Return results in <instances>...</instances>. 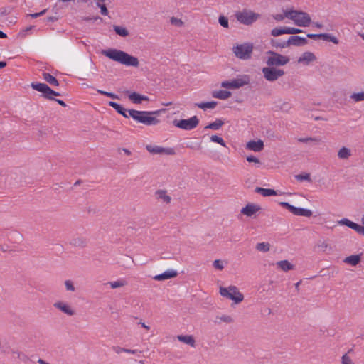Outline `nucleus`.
<instances>
[{
    "instance_id": "f257e3e1",
    "label": "nucleus",
    "mask_w": 364,
    "mask_h": 364,
    "mask_svg": "<svg viewBox=\"0 0 364 364\" xmlns=\"http://www.w3.org/2000/svg\"><path fill=\"white\" fill-rule=\"evenodd\" d=\"M101 53L109 59L126 66L138 67L139 65V60L136 57L129 55L123 50L109 48L102 50Z\"/></svg>"
},
{
    "instance_id": "f03ea898",
    "label": "nucleus",
    "mask_w": 364,
    "mask_h": 364,
    "mask_svg": "<svg viewBox=\"0 0 364 364\" xmlns=\"http://www.w3.org/2000/svg\"><path fill=\"white\" fill-rule=\"evenodd\" d=\"M159 111H139L136 109H128L129 117H132L134 121L146 126L156 125L159 123V119L153 117L154 114H158Z\"/></svg>"
},
{
    "instance_id": "7ed1b4c3",
    "label": "nucleus",
    "mask_w": 364,
    "mask_h": 364,
    "mask_svg": "<svg viewBox=\"0 0 364 364\" xmlns=\"http://www.w3.org/2000/svg\"><path fill=\"white\" fill-rule=\"evenodd\" d=\"M286 18L294 21L295 25L299 27H306L311 23V19L309 14L302 11L291 9L283 10Z\"/></svg>"
},
{
    "instance_id": "20e7f679",
    "label": "nucleus",
    "mask_w": 364,
    "mask_h": 364,
    "mask_svg": "<svg viewBox=\"0 0 364 364\" xmlns=\"http://www.w3.org/2000/svg\"><path fill=\"white\" fill-rule=\"evenodd\" d=\"M253 48L254 46L252 43H245L233 46L232 52L237 58L246 60L252 58Z\"/></svg>"
},
{
    "instance_id": "39448f33",
    "label": "nucleus",
    "mask_w": 364,
    "mask_h": 364,
    "mask_svg": "<svg viewBox=\"0 0 364 364\" xmlns=\"http://www.w3.org/2000/svg\"><path fill=\"white\" fill-rule=\"evenodd\" d=\"M31 87L41 93V96L48 100H54L55 96H61V94L52 90L47 84L42 82H33L31 84Z\"/></svg>"
},
{
    "instance_id": "423d86ee",
    "label": "nucleus",
    "mask_w": 364,
    "mask_h": 364,
    "mask_svg": "<svg viewBox=\"0 0 364 364\" xmlns=\"http://www.w3.org/2000/svg\"><path fill=\"white\" fill-rule=\"evenodd\" d=\"M267 54L270 55L268 57L266 63L268 67L274 68V66H283L289 62V58L272 50H269Z\"/></svg>"
},
{
    "instance_id": "0eeeda50",
    "label": "nucleus",
    "mask_w": 364,
    "mask_h": 364,
    "mask_svg": "<svg viewBox=\"0 0 364 364\" xmlns=\"http://www.w3.org/2000/svg\"><path fill=\"white\" fill-rule=\"evenodd\" d=\"M220 294L223 297L234 301L236 304L241 302L244 299L242 294L239 291L235 286L231 285L228 288L220 287Z\"/></svg>"
},
{
    "instance_id": "6e6552de",
    "label": "nucleus",
    "mask_w": 364,
    "mask_h": 364,
    "mask_svg": "<svg viewBox=\"0 0 364 364\" xmlns=\"http://www.w3.org/2000/svg\"><path fill=\"white\" fill-rule=\"evenodd\" d=\"M237 20L246 26L252 24L260 18V14L252 11L243 10L235 14Z\"/></svg>"
},
{
    "instance_id": "1a4fd4ad",
    "label": "nucleus",
    "mask_w": 364,
    "mask_h": 364,
    "mask_svg": "<svg viewBox=\"0 0 364 364\" xmlns=\"http://www.w3.org/2000/svg\"><path fill=\"white\" fill-rule=\"evenodd\" d=\"M173 124L175 127L181 129L191 130L198 125L199 119L196 116H193L188 119H175Z\"/></svg>"
},
{
    "instance_id": "9d476101",
    "label": "nucleus",
    "mask_w": 364,
    "mask_h": 364,
    "mask_svg": "<svg viewBox=\"0 0 364 364\" xmlns=\"http://www.w3.org/2000/svg\"><path fill=\"white\" fill-rule=\"evenodd\" d=\"M250 83V77L248 75H243L240 78L235 79L231 81H224L221 83V86L228 89H237Z\"/></svg>"
},
{
    "instance_id": "9b49d317",
    "label": "nucleus",
    "mask_w": 364,
    "mask_h": 364,
    "mask_svg": "<svg viewBox=\"0 0 364 364\" xmlns=\"http://www.w3.org/2000/svg\"><path fill=\"white\" fill-rule=\"evenodd\" d=\"M279 205L288 210L289 212L293 213L297 216H305V217H311L313 214L312 211L309 209H306L303 208H297L287 202H280Z\"/></svg>"
},
{
    "instance_id": "f8f14e48",
    "label": "nucleus",
    "mask_w": 364,
    "mask_h": 364,
    "mask_svg": "<svg viewBox=\"0 0 364 364\" xmlns=\"http://www.w3.org/2000/svg\"><path fill=\"white\" fill-rule=\"evenodd\" d=\"M262 73L264 78L270 82L277 80L279 77L284 75V71L282 69H277L275 68L264 67L262 68Z\"/></svg>"
},
{
    "instance_id": "ddd939ff",
    "label": "nucleus",
    "mask_w": 364,
    "mask_h": 364,
    "mask_svg": "<svg viewBox=\"0 0 364 364\" xmlns=\"http://www.w3.org/2000/svg\"><path fill=\"white\" fill-rule=\"evenodd\" d=\"M146 150L153 154L174 155L175 151L172 148H164L159 146L146 145Z\"/></svg>"
},
{
    "instance_id": "4468645a",
    "label": "nucleus",
    "mask_w": 364,
    "mask_h": 364,
    "mask_svg": "<svg viewBox=\"0 0 364 364\" xmlns=\"http://www.w3.org/2000/svg\"><path fill=\"white\" fill-rule=\"evenodd\" d=\"M306 36L307 38L311 39H322L324 41L332 42L334 44L339 43L338 39L336 36L330 33H308Z\"/></svg>"
},
{
    "instance_id": "2eb2a0df",
    "label": "nucleus",
    "mask_w": 364,
    "mask_h": 364,
    "mask_svg": "<svg viewBox=\"0 0 364 364\" xmlns=\"http://www.w3.org/2000/svg\"><path fill=\"white\" fill-rule=\"evenodd\" d=\"M339 224L346 225L355 231H356L358 233L364 235V225H360L358 223H355L348 218H343L339 222Z\"/></svg>"
},
{
    "instance_id": "dca6fc26",
    "label": "nucleus",
    "mask_w": 364,
    "mask_h": 364,
    "mask_svg": "<svg viewBox=\"0 0 364 364\" xmlns=\"http://www.w3.org/2000/svg\"><path fill=\"white\" fill-rule=\"evenodd\" d=\"M307 43L308 41L306 38L294 35L290 36L289 39L285 41V46H303L307 44Z\"/></svg>"
},
{
    "instance_id": "f3484780",
    "label": "nucleus",
    "mask_w": 364,
    "mask_h": 364,
    "mask_svg": "<svg viewBox=\"0 0 364 364\" xmlns=\"http://www.w3.org/2000/svg\"><path fill=\"white\" fill-rule=\"evenodd\" d=\"M261 210V207L259 205L255 203H248L240 210L241 213L247 216L252 217L257 211Z\"/></svg>"
},
{
    "instance_id": "a211bd4d",
    "label": "nucleus",
    "mask_w": 364,
    "mask_h": 364,
    "mask_svg": "<svg viewBox=\"0 0 364 364\" xmlns=\"http://www.w3.org/2000/svg\"><path fill=\"white\" fill-rule=\"evenodd\" d=\"M126 94L128 95L129 100L134 104H141L142 101H148L149 100L147 96L136 92H130L129 91H127Z\"/></svg>"
},
{
    "instance_id": "6ab92c4d",
    "label": "nucleus",
    "mask_w": 364,
    "mask_h": 364,
    "mask_svg": "<svg viewBox=\"0 0 364 364\" xmlns=\"http://www.w3.org/2000/svg\"><path fill=\"white\" fill-rule=\"evenodd\" d=\"M178 275V272L176 270L168 269L165 271L162 274H157L154 277V279L156 281H164L168 279L174 278Z\"/></svg>"
},
{
    "instance_id": "aec40b11",
    "label": "nucleus",
    "mask_w": 364,
    "mask_h": 364,
    "mask_svg": "<svg viewBox=\"0 0 364 364\" xmlns=\"http://www.w3.org/2000/svg\"><path fill=\"white\" fill-rule=\"evenodd\" d=\"M246 148L254 151H261L264 149V142L261 139L250 141L247 143Z\"/></svg>"
},
{
    "instance_id": "412c9836",
    "label": "nucleus",
    "mask_w": 364,
    "mask_h": 364,
    "mask_svg": "<svg viewBox=\"0 0 364 364\" xmlns=\"http://www.w3.org/2000/svg\"><path fill=\"white\" fill-rule=\"evenodd\" d=\"M53 306L68 316H73L75 314V311L68 304L63 301L55 302Z\"/></svg>"
},
{
    "instance_id": "4be33fe9",
    "label": "nucleus",
    "mask_w": 364,
    "mask_h": 364,
    "mask_svg": "<svg viewBox=\"0 0 364 364\" xmlns=\"http://www.w3.org/2000/svg\"><path fill=\"white\" fill-rule=\"evenodd\" d=\"M108 105L109 106L114 108L117 113L122 115L124 117L129 118L128 109H125L122 105L113 101H109Z\"/></svg>"
},
{
    "instance_id": "5701e85b",
    "label": "nucleus",
    "mask_w": 364,
    "mask_h": 364,
    "mask_svg": "<svg viewBox=\"0 0 364 364\" xmlns=\"http://www.w3.org/2000/svg\"><path fill=\"white\" fill-rule=\"evenodd\" d=\"M316 59V58L313 53L307 51L304 52L298 59V63H304L306 65H308Z\"/></svg>"
},
{
    "instance_id": "b1692460",
    "label": "nucleus",
    "mask_w": 364,
    "mask_h": 364,
    "mask_svg": "<svg viewBox=\"0 0 364 364\" xmlns=\"http://www.w3.org/2000/svg\"><path fill=\"white\" fill-rule=\"evenodd\" d=\"M255 192L257 193H259L264 197L276 196L277 194V191H274V189L264 188L261 187H256L255 189Z\"/></svg>"
},
{
    "instance_id": "393cba45",
    "label": "nucleus",
    "mask_w": 364,
    "mask_h": 364,
    "mask_svg": "<svg viewBox=\"0 0 364 364\" xmlns=\"http://www.w3.org/2000/svg\"><path fill=\"white\" fill-rule=\"evenodd\" d=\"M361 261L360 255H352L346 257L343 260L345 263L349 264L352 266H356Z\"/></svg>"
},
{
    "instance_id": "a878e982",
    "label": "nucleus",
    "mask_w": 364,
    "mask_h": 364,
    "mask_svg": "<svg viewBox=\"0 0 364 364\" xmlns=\"http://www.w3.org/2000/svg\"><path fill=\"white\" fill-rule=\"evenodd\" d=\"M70 244L74 247H84L87 245V241L84 237L79 236L72 238Z\"/></svg>"
},
{
    "instance_id": "bb28decb",
    "label": "nucleus",
    "mask_w": 364,
    "mask_h": 364,
    "mask_svg": "<svg viewBox=\"0 0 364 364\" xmlns=\"http://www.w3.org/2000/svg\"><path fill=\"white\" fill-rule=\"evenodd\" d=\"M231 92L230 91L220 90L218 91H214L212 93V95L215 98H218L220 100H226L231 96Z\"/></svg>"
},
{
    "instance_id": "cd10ccee",
    "label": "nucleus",
    "mask_w": 364,
    "mask_h": 364,
    "mask_svg": "<svg viewBox=\"0 0 364 364\" xmlns=\"http://www.w3.org/2000/svg\"><path fill=\"white\" fill-rule=\"evenodd\" d=\"M177 338L181 342H183L184 343H186L191 347H194L196 345V341L193 336H183V335H179L177 336Z\"/></svg>"
},
{
    "instance_id": "c85d7f7f",
    "label": "nucleus",
    "mask_w": 364,
    "mask_h": 364,
    "mask_svg": "<svg viewBox=\"0 0 364 364\" xmlns=\"http://www.w3.org/2000/svg\"><path fill=\"white\" fill-rule=\"evenodd\" d=\"M43 78L51 86H58V80L48 73H43Z\"/></svg>"
},
{
    "instance_id": "c756f323",
    "label": "nucleus",
    "mask_w": 364,
    "mask_h": 364,
    "mask_svg": "<svg viewBox=\"0 0 364 364\" xmlns=\"http://www.w3.org/2000/svg\"><path fill=\"white\" fill-rule=\"evenodd\" d=\"M156 198L158 199H161L166 204L171 202V197L167 195V191L166 190H158L155 193Z\"/></svg>"
},
{
    "instance_id": "7c9ffc66",
    "label": "nucleus",
    "mask_w": 364,
    "mask_h": 364,
    "mask_svg": "<svg viewBox=\"0 0 364 364\" xmlns=\"http://www.w3.org/2000/svg\"><path fill=\"white\" fill-rule=\"evenodd\" d=\"M277 265L284 272H287L294 269V265L291 264L288 260L279 261L277 262Z\"/></svg>"
},
{
    "instance_id": "2f4dec72",
    "label": "nucleus",
    "mask_w": 364,
    "mask_h": 364,
    "mask_svg": "<svg viewBox=\"0 0 364 364\" xmlns=\"http://www.w3.org/2000/svg\"><path fill=\"white\" fill-rule=\"evenodd\" d=\"M217 104H218L217 102L211 101V102H207L196 103L195 106L205 110L206 109L215 108L216 107Z\"/></svg>"
},
{
    "instance_id": "473e14b6",
    "label": "nucleus",
    "mask_w": 364,
    "mask_h": 364,
    "mask_svg": "<svg viewBox=\"0 0 364 364\" xmlns=\"http://www.w3.org/2000/svg\"><path fill=\"white\" fill-rule=\"evenodd\" d=\"M351 156V151L349 149L343 146L338 152V156L341 159H347Z\"/></svg>"
},
{
    "instance_id": "72a5a7b5",
    "label": "nucleus",
    "mask_w": 364,
    "mask_h": 364,
    "mask_svg": "<svg viewBox=\"0 0 364 364\" xmlns=\"http://www.w3.org/2000/svg\"><path fill=\"white\" fill-rule=\"evenodd\" d=\"M224 124V122L220 119H216V120L213 122L208 124L205 129H210L213 130H218Z\"/></svg>"
},
{
    "instance_id": "f704fd0d",
    "label": "nucleus",
    "mask_w": 364,
    "mask_h": 364,
    "mask_svg": "<svg viewBox=\"0 0 364 364\" xmlns=\"http://www.w3.org/2000/svg\"><path fill=\"white\" fill-rule=\"evenodd\" d=\"M114 30L117 35L122 37H127V36H129V31L124 27L119 26H114Z\"/></svg>"
},
{
    "instance_id": "c9c22d12",
    "label": "nucleus",
    "mask_w": 364,
    "mask_h": 364,
    "mask_svg": "<svg viewBox=\"0 0 364 364\" xmlns=\"http://www.w3.org/2000/svg\"><path fill=\"white\" fill-rule=\"evenodd\" d=\"M282 34H287V27L275 28L271 31V35L274 37Z\"/></svg>"
},
{
    "instance_id": "e433bc0d",
    "label": "nucleus",
    "mask_w": 364,
    "mask_h": 364,
    "mask_svg": "<svg viewBox=\"0 0 364 364\" xmlns=\"http://www.w3.org/2000/svg\"><path fill=\"white\" fill-rule=\"evenodd\" d=\"M127 282L123 279L117 280V281H114V282H109L107 283V284H109L111 287V288H112V289H116V288L124 287V286L127 285Z\"/></svg>"
},
{
    "instance_id": "4c0bfd02",
    "label": "nucleus",
    "mask_w": 364,
    "mask_h": 364,
    "mask_svg": "<svg viewBox=\"0 0 364 364\" xmlns=\"http://www.w3.org/2000/svg\"><path fill=\"white\" fill-rule=\"evenodd\" d=\"M270 245L267 242H259L256 245V250L260 252H267L269 250Z\"/></svg>"
},
{
    "instance_id": "58836bf2",
    "label": "nucleus",
    "mask_w": 364,
    "mask_h": 364,
    "mask_svg": "<svg viewBox=\"0 0 364 364\" xmlns=\"http://www.w3.org/2000/svg\"><path fill=\"white\" fill-rule=\"evenodd\" d=\"M210 141L215 143H218L224 147L226 146V143L223 139L218 135H212L210 136Z\"/></svg>"
},
{
    "instance_id": "ea45409f",
    "label": "nucleus",
    "mask_w": 364,
    "mask_h": 364,
    "mask_svg": "<svg viewBox=\"0 0 364 364\" xmlns=\"http://www.w3.org/2000/svg\"><path fill=\"white\" fill-rule=\"evenodd\" d=\"M185 144H186L185 146L186 148H188V149H191L200 150L202 148L200 142H197V143L187 142Z\"/></svg>"
},
{
    "instance_id": "a19ab883",
    "label": "nucleus",
    "mask_w": 364,
    "mask_h": 364,
    "mask_svg": "<svg viewBox=\"0 0 364 364\" xmlns=\"http://www.w3.org/2000/svg\"><path fill=\"white\" fill-rule=\"evenodd\" d=\"M298 141L302 143H308L309 141H313L315 144H319L321 142V139L313 137L299 138Z\"/></svg>"
},
{
    "instance_id": "79ce46f5",
    "label": "nucleus",
    "mask_w": 364,
    "mask_h": 364,
    "mask_svg": "<svg viewBox=\"0 0 364 364\" xmlns=\"http://www.w3.org/2000/svg\"><path fill=\"white\" fill-rule=\"evenodd\" d=\"M97 92L99 94H101L102 95L109 97H110L112 99H119V96L117 95L116 94L113 93V92H109L104 91V90H99V89L97 90Z\"/></svg>"
},
{
    "instance_id": "37998d69",
    "label": "nucleus",
    "mask_w": 364,
    "mask_h": 364,
    "mask_svg": "<svg viewBox=\"0 0 364 364\" xmlns=\"http://www.w3.org/2000/svg\"><path fill=\"white\" fill-rule=\"evenodd\" d=\"M218 22L221 26L228 28L229 26L228 19L227 17L224 16H220L218 18Z\"/></svg>"
},
{
    "instance_id": "c03bdc74",
    "label": "nucleus",
    "mask_w": 364,
    "mask_h": 364,
    "mask_svg": "<svg viewBox=\"0 0 364 364\" xmlns=\"http://www.w3.org/2000/svg\"><path fill=\"white\" fill-rule=\"evenodd\" d=\"M350 97L356 102L364 100V92L353 93Z\"/></svg>"
},
{
    "instance_id": "a18cd8bd",
    "label": "nucleus",
    "mask_w": 364,
    "mask_h": 364,
    "mask_svg": "<svg viewBox=\"0 0 364 364\" xmlns=\"http://www.w3.org/2000/svg\"><path fill=\"white\" fill-rule=\"evenodd\" d=\"M295 177L298 181H311V178H310L309 173L299 174V175H296Z\"/></svg>"
},
{
    "instance_id": "49530a36",
    "label": "nucleus",
    "mask_w": 364,
    "mask_h": 364,
    "mask_svg": "<svg viewBox=\"0 0 364 364\" xmlns=\"http://www.w3.org/2000/svg\"><path fill=\"white\" fill-rule=\"evenodd\" d=\"M218 318L221 321L227 323H230L234 321L233 318L230 316H228V315H222L221 316H219Z\"/></svg>"
},
{
    "instance_id": "de8ad7c7",
    "label": "nucleus",
    "mask_w": 364,
    "mask_h": 364,
    "mask_svg": "<svg viewBox=\"0 0 364 364\" xmlns=\"http://www.w3.org/2000/svg\"><path fill=\"white\" fill-rule=\"evenodd\" d=\"M65 288L68 291H75V288L73 285V283L71 280H65Z\"/></svg>"
},
{
    "instance_id": "09e8293b",
    "label": "nucleus",
    "mask_w": 364,
    "mask_h": 364,
    "mask_svg": "<svg viewBox=\"0 0 364 364\" xmlns=\"http://www.w3.org/2000/svg\"><path fill=\"white\" fill-rule=\"evenodd\" d=\"M272 45L274 47L281 48L289 47V46H285V41L279 43L275 40H272Z\"/></svg>"
},
{
    "instance_id": "8fccbe9b",
    "label": "nucleus",
    "mask_w": 364,
    "mask_h": 364,
    "mask_svg": "<svg viewBox=\"0 0 364 364\" xmlns=\"http://www.w3.org/2000/svg\"><path fill=\"white\" fill-rule=\"evenodd\" d=\"M341 363L342 364H353L350 358L347 355V353L344 354L341 358Z\"/></svg>"
},
{
    "instance_id": "3c124183",
    "label": "nucleus",
    "mask_w": 364,
    "mask_h": 364,
    "mask_svg": "<svg viewBox=\"0 0 364 364\" xmlns=\"http://www.w3.org/2000/svg\"><path fill=\"white\" fill-rule=\"evenodd\" d=\"M246 159L250 163L253 162L255 164H258V166H259L261 164V162L259 160V159H257L255 156H252V155L248 156H247Z\"/></svg>"
},
{
    "instance_id": "603ef678",
    "label": "nucleus",
    "mask_w": 364,
    "mask_h": 364,
    "mask_svg": "<svg viewBox=\"0 0 364 364\" xmlns=\"http://www.w3.org/2000/svg\"><path fill=\"white\" fill-rule=\"evenodd\" d=\"M301 33H303L301 29L287 27V34H298Z\"/></svg>"
},
{
    "instance_id": "864d4df0",
    "label": "nucleus",
    "mask_w": 364,
    "mask_h": 364,
    "mask_svg": "<svg viewBox=\"0 0 364 364\" xmlns=\"http://www.w3.org/2000/svg\"><path fill=\"white\" fill-rule=\"evenodd\" d=\"M213 267L217 269H219V270H222L224 267H223V262L220 259H215L214 262H213Z\"/></svg>"
},
{
    "instance_id": "5fc2aeb1",
    "label": "nucleus",
    "mask_w": 364,
    "mask_h": 364,
    "mask_svg": "<svg viewBox=\"0 0 364 364\" xmlns=\"http://www.w3.org/2000/svg\"><path fill=\"white\" fill-rule=\"evenodd\" d=\"M317 247L321 248V250L323 252H325L326 250L327 247H328V243H326L324 241H318L317 243Z\"/></svg>"
},
{
    "instance_id": "6e6d98bb",
    "label": "nucleus",
    "mask_w": 364,
    "mask_h": 364,
    "mask_svg": "<svg viewBox=\"0 0 364 364\" xmlns=\"http://www.w3.org/2000/svg\"><path fill=\"white\" fill-rule=\"evenodd\" d=\"M97 6L99 8H100V13H101L102 15H103V16H107L108 15L109 11H108V9H107V8L105 4H104V5H99V4H97Z\"/></svg>"
},
{
    "instance_id": "4d7b16f0",
    "label": "nucleus",
    "mask_w": 364,
    "mask_h": 364,
    "mask_svg": "<svg viewBox=\"0 0 364 364\" xmlns=\"http://www.w3.org/2000/svg\"><path fill=\"white\" fill-rule=\"evenodd\" d=\"M171 24L176 25L177 26H181L183 24V21L181 19H178L175 17H172L171 18Z\"/></svg>"
},
{
    "instance_id": "13d9d810",
    "label": "nucleus",
    "mask_w": 364,
    "mask_h": 364,
    "mask_svg": "<svg viewBox=\"0 0 364 364\" xmlns=\"http://www.w3.org/2000/svg\"><path fill=\"white\" fill-rule=\"evenodd\" d=\"M272 17L277 21H282L284 19L286 16H285V13L284 12V14H275V15H273Z\"/></svg>"
},
{
    "instance_id": "bf43d9fd",
    "label": "nucleus",
    "mask_w": 364,
    "mask_h": 364,
    "mask_svg": "<svg viewBox=\"0 0 364 364\" xmlns=\"http://www.w3.org/2000/svg\"><path fill=\"white\" fill-rule=\"evenodd\" d=\"M112 349L117 354H119L121 353H124V351H126V348H121L119 346H113Z\"/></svg>"
},
{
    "instance_id": "052dcab7",
    "label": "nucleus",
    "mask_w": 364,
    "mask_h": 364,
    "mask_svg": "<svg viewBox=\"0 0 364 364\" xmlns=\"http://www.w3.org/2000/svg\"><path fill=\"white\" fill-rule=\"evenodd\" d=\"M34 26H28L26 27L25 29H23L22 31H21V34L23 35L24 36H26V33L27 32H28L29 31H31L32 28H33Z\"/></svg>"
},
{
    "instance_id": "680f3d73",
    "label": "nucleus",
    "mask_w": 364,
    "mask_h": 364,
    "mask_svg": "<svg viewBox=\"0 0 364 364\" xmlns=\"http://www.w3.org/2000/svg\"><path fill=\"white\" fill-rule=\"evenodd\" d=\"M124 353H132V354H136V353H141V352L139 350H131V349L126 348V351H124Z\"/></svg>"
},
{
    "instance_id": "e2e57ef3",
    "label": "nucleus",
    "mask_w": 364,
    "mask_h": 364,
    "mask_svg": "<svg viewBox=\"0 0 364 364\" xmlns=\"http://www.w3.org/2000/svg\"><path fill=\"white\" fill-rule=\"evenodd\" d=\"M8 14V11L6 9L3 8L0 10V18L6 16Z\"/></svg>"
},
{
    "instance_id": "0e129e2a",
    "label": "nucleus",
    "mask_w": 364,
    "mask_h": 364,
    "mask_svg": "<svg viewBox=\"0 0 364 364\" xmlns=\"http://www.w3.org/2000/svg\"><path fill=\"white\" fill-rule=\"evenodd\" d=\"M54 101L57 102L62 107H65L67 106V105L65 104V102L63 100H59V99H55V100H54Z\"/></svg>"
},
{
    "instance_id": "69168bd1",
    "label": "nucleus",
    "mask_w": 364,
    "mask_h": 364,
    "mask_svg": "<svg viewBox=\"0 0 364 364\" xmlns=\"http://www.w3.org/2000/svg\"><path fill=\"white\" fill-rule=\"evenodd\" d=\"M57 20H58V18L55 16L47 17V21H49V22H54V21H56Z\"/></svg>"
},
{
    "instance_id": "338daca9",
    "label": "nucleus",
    "mask_w": 364,
    "mask_h": 364,
    "mask_svg": "<svg viewBox=\"0 0 364 364\" xmlns=\"http://www.w3.org/2000/svg\"><path fill=\"white\" fill-rule=\"evenodd\" d=\"M313 26H314L315 27L318 28H322L323 27V25L318 23V22H313Z\"/></svg>"
},
{
    "instance_id": "774afa93",
    "label": "nucleus",
    "mask_w": 364,
    "mask_h": 364,
    "mask_svg": "<svg viewBox=\"0 0 364 364\" xmlns=\"http://www.w3.org/2000/svg\"><path fill=\"white\" fill-rule=\"evenodd\" d=\"M38 363L39 364H49L48 363L46 362L44 360L41 359V358L38 359Z\"/></svg>"
}]
</instances>
